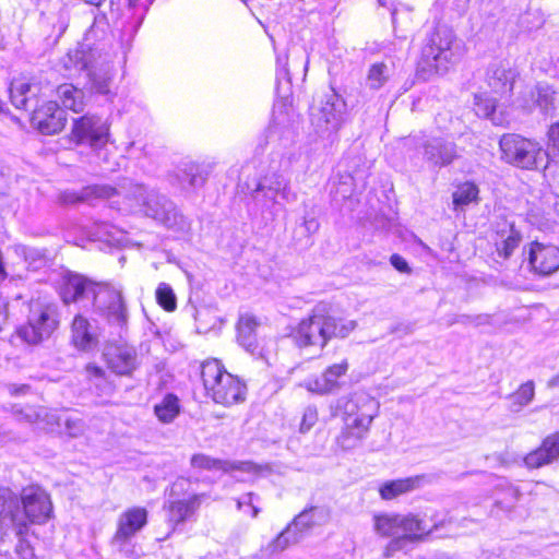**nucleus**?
<instances>
[{
	"label": "nucleus",
	"instance_id": "f257e3e1",
	"mask_svg": "<svg viewBox=\"0 0 559 559\" xmlns=\"http://www.w3.org/2000/svg\"><path fill=\"white\" fill-rule=\"evenodd\" d=\"M116 197L123 198L126 210L140 212L169 229L186 230L188 222L177 211L174 203L155 189L140 183L124 182Z\"/></svg>",
	"mask_w": 559,
	"mask_h": 559
},
{
	"label": "nucleus",
	"instance_id": "f03ea898",
	"mask_svg": "<svg viewBox=\"0 0 559 559\" xmlns=\"http://www.w3.org/2000/svg\"><path fill=\"white\" fill-rule=\"evenodd\" d=\"M357 328L355 320L341 317L323 307H316L308 318L293 329L290 337L299 348H324L333 338H345Z\"/></svg>",
	"mask_w": 559,
	"mask_h": 559
},
{
	"label": "nucleus",
	"instance_id": "7ed1b4c3",
	"mask_svg": "<svg viewBox=\"0 0 559 559\" xmlns=\"http://www.w3.org/2000/svg\"><path fill=\"white\" fill-rule=\"evenodd\" d=\"M94 33L95 27L92 26L83 41L69 50L63 58V66L69 71H85L91 90L97 94L108 95L112 80V67L107 56L102 53L100 48L93 46Z\"/></svg>",
	"mask_w": 559,
	"mask_h": 559
},
{
	"label": "nucleus",
	"instance_id": "20e7f679",
	"mask_svg": "<svg viewBox=\"0 0 559 559\" xmlns=\"http://www.w3.org/2000/svg\"><path fill=\"white\" fill-rule=\"evenodd\" d=\"M461 58V48L454 33L447 28H437L426 40L421 49L419 72L425 79L431 74H444Z\"/></svg>",
	"mask_w": 559,
	"mask_h": 559
},
{
	"label": "nucleus",
	"instance_id": "39448f33",
	"mask_svg": "<svg viewBox=\"0 0 559 559\" xmlns=\"http://www.w3.org/2000/svg\"><path fill=\"white\" fill-rule=\"evenodd\" d=\"M201 377L206 395L216 404L229 407L246 400V384L227 372L217 359L202 364Z\"/></svg>",
	"mask_w": 559,
	"mask_h": 559
},
{
	"label": "nucleus",
	"instance_id": "423d86ee",
	"mask_svg": "<svg viewBox=\"0 0 559 559\" xmlns=\"http://www.w3.org/2000/svg\"><path fill=\"white\" fill-rule=\"evenodd\" d=\"M58 328L57 305L41 299H32L27 321L16 329V335L29 345H38L48 340Z\"/></svg>",
	"mask_w": 559,
	"mask_h": 559
},
{
	"label": "nucleus",
	"instance_id": "0eeeda50",
	"mask_svg": "<svg viewBox=\"0 0 559 559\" xmlns=\"http://www.w3.org/2000/svg\"><path fill=\"white\" fill-rule=\"evenodd\" d=\"M499 147L502 160L522 169H535L543 160L540 143L516 133L503 134Z\"/></svg>",
	"mask_w": 559,
	"mask_h": 559
},
{
	"label": "nucleus",
	"instance_id": "6e6552de",
	"mask_svg": "<svg viewBox=\"0 0 559 559\" xmlns=\"http://www.w3.org/2000/svg\"><path fill=\"white\" fill-rule=\"evenodd\" d=\"M94 313L111 325L124 326L128 323V307L122 288L109 283H98L93 293Z\"/></svg>",
	"mask_w": 559,
	"mask_h": 559
},
{
	"label": "nucleus",
	"instance_id": "1a4fd4ad",
	"mask_svg": "<svg viewBox=\"0 0 559 559\" xmlns=\"http://www.w3.org/2000/svg\"><path fill=\"white\" fill-rule=\"evenodd\" d=\"M20 522L24 525V534L29 524H44L52 515V502L49 495L39 486L32 485L15 492Z\"/></svg>",
	"mask_w": 559,
	"mask_h": 559
},
{
	"label": "nucleus",
	"instance_id": "9d476101",
	"mask_svg": "<svg viewBox=\"0 0 559 559\" xmlns=\"http://www.w3.org/2000/svg\"><path fill=\"white\" fill-rule=\"evenodd\" d=\"M147 523V511L141 507H132L123 511L117 521V530L111 539L112 547L120 554L132 557V537Z\"/></svg>",
	"mask_w": 559,
	"mask_h": 559
},
{
	"label": "nucleus",
	"instance_id": "9b49d317",
	"mask_svg": "<svg viewBox=\"0 0 559 559\" xmlns=\"http://www.w3.org/2000/svg\"><path fill=\"white\" fill-rule=\"evenodd\" d=\"M189 481L185 478H178L170 488V497L165 506L167 510V520L169 523L177 525L190 519L200 508L202 501L206 498L205 493H193L188 499H180L185 493Z\"/></svg>",
	"mask_w": 559,
	"mask_h": 559
},
{
	"label": "nucleus",
	"instance_id": "f8f14e48",
	"mask_svg": "<svg viewBox=\"0 0 559 559\" xmlns=\"http://www.w3.org/2000/svg\"><path fill=\"white\" fill-rule=\"evenodd\" d=\"M109 138V127L105 120L95 115H84L73 121L71 140L76 144H87L100 148Z\"/></svg>",
	"mask_w": 559,
	"mask_h": 559
},
{
	"label": "nucleus",
	"instance_id": "ddd939ff",
	"mask_svg": "<svg viewBox=\"0 0 559 559\" xmlns=\"http://www.w3.org/2000/svg\"><path fill=\"white\" fill-rule=\"evenodd\" d=\"M19 418L28 423H36L38 420H45L47 426L62 427V433L69 438H80L85 435L87 425L83 418L67 415L58 416L55 413H48L45 408L26 407L19 412Z\"/></svg>",
	"mask_w": 559,
	"mask_h": 559
},
{
	"label": "nucleus",
	"instance_id": "4468645a",
	"mask_svg": "<svg viewBox=\"0 0 559 559\" xmlns=\"http://www.w3.org/2000/svg\"><path fill=\"white\" fill-rule=\"evenodd\" d=\"M346 104L335 93L326 96L322 105L312 112V122L322 131L333 132L345 119Z\"/></svg>",
	"mask_w": 559,
	"mask_h": 559
},
{
	"label": "nucleus",
	"instance_id": "2eb2a0df",
	"mask_svg": "<svg viewBox=\"0 0 559 559\" xmlns=\"http://www.w3.org/2000/svg\"><path fill=\"white\" fill-rule=\"evenodd\" d=\"M527 254L531 270L540 276H549L559 270V248L554 245L534 241Z\"/></svg>",
	"mask_w": 559,
	"mask_h": 559
},
{
	"label": "nucleus",
	"instance_id": "dca6fc26",
	"mask_svg": "<svg viewBox=\"0 0 559 559\" xmlns=\"http://www.w3.org/2000/svg\"><path fill=\"white\" fill-rule=\"evenodd\" d=\"M15 491L0 487V542H3L12 527L17 536L24 535V525L20 522Z\"/></svg>",
	"mask_w": 559,
	"mask_h": 559
},
{
	"label": "nucleus",
	"instance_id": "f3484780",
	"mask_svg": "<svg viewBox=\"0 0 559 559\" xmlns=\"http://www.w3.org/2000/svg\"><path fill=\"white\" fill-rule=\"evenodd\" d=\"M66 112L56 102H47L36 108L32 115V123L44 134H53L66 126Z\"/></svg>",
	"mask_w": 559,
	"mask_h": 559
},
{
	"label": "nucleus",
	"instance_id": "a211bd4d",
	"mask_svg": "<svg viewBox=\"0 0 559 559\" xmlns=\"http://www.w3.org/2000/svg\"><path fill=\"white\" fill-rule=\"evenodd\" d=\"M348 370V361L346 359L338 364L328 367L323 373L305 382V388L313 393L330 394L341 389L340 379L345 376Z\"/></svg>",
	"mask_w": 559,
	"mask_h": 559
},
{
	"label": "nucleus",
	"instance_id": "6ab92c4d",
	"mask_svg": "<svg viewBox=\"0 0 559 559\" xmlns=\"http://www.w3.org/2000/svg\"><path fill=\"white\" fill-rule=\"evenodd\" d=\"M424 158L436 167L450 165L457 158L456 144L442 138L428 139L421 144Z\"/></svg>",
	"mask_w": 559,
	"mask_h": 559
},
{
	"label": "nucleus",
	"instance_id": "aec40b11",
	"mask_svg": "<svg viewBox=\"0 0 559 559\" xmlns=\"http://www.w3.org/2000/svg\"><path fill=\"white\" fill-rule=\"evenodd\" d=\"M98 283L78 273H68L63 276L60 296L64 304L75 302L83 297L93 295Z\"/></svg>",
	"mask_w": 559,
	"mask_h": 559
},
{
	"label": "nucleus",
	"instance_id": "412c9836",
	"mask_svg": "<svg viewBox=\"0 0 559 559\" xmlns=\"http://www.w3.org/2000/svg\"><path fill=\"white\" fill-rule=\"evenodd\" d=\"M105 357L108 367L120 376L131 374L139 365L135 349L127 345L108 347Z\"/></svg>",
	"mask_w": 559,
	"mask_h": 559
},
{
	"label": "nucleus",
	"instance_id": "4be33fe9",
	"mask_svg": "<svg viewBox=\"0 0 559 559\" xmlns=\"http://www.w3.org/2000/svg\"><path fill=\"white\" fill-rule=\"evenodd\" d=\"M343 417L364 418L373 420L379 411V402L365 392H355L342 405Z\"/></svg>",
	"mask_w": 559,
	"mask_h": 559
},
{
	"label": "nucleus",
	"instance_id": "5701e85b",
	"mask_svg": "<svg viewBox=\"0 0 559 559\" xmlns=\"http://www.w3.org/2000/svg\"><path fill=\"white\" fill-rule=\"evenodd\" d=\"M559 459V432L547 436L542 444L531 451L525 457L524 463L528 468H539L551 464Z\"/></svg>",
	"mask_w": 559,
	"mask_h": 559
},
{
	"label": "nucleus",
	"instance_id": "b1692460",
	"mask_svg": "<svg viewBox=\"0 0 559 559\" xmlns=\"http://www.w3.org/2000/svg\"><path fill=\"white\" fill-rule=\"evenodd\" d=\"M254 192H262L265 199L275 201L278 194L286 202H294L297 200V194L292 190L289 180L282 174L274 173L263 178L257 186Z\"/></svg>",
	"mask_w": 559,
	"mask_h": 559
},
{
	"label": "nucleus",
	"instance_id": "393cba45",
	"mask_svg": "<svg viewBox=\"0 0 559 559\" xmlns=\"http://www.w3.org/2000/svg\"><path fill=\"white\" fill-rule=\"evenodd\" d=\"M343 428L337 437V442L343 449L355 448L362 439L366 438L372 420H367L365 416L361 418L343 417Z\"/></svg>",
	"mask_w": 559,
	"mask_h": 559
},
{
	"label": "nucleus",
	"instance_id": "a878e982",
	"mask_svg": "<svg viewBox=\"0 0 559 559\" xmlns=\"http://www.w3.org/2000/svg\"><path fill=\"white\" fill-rule=\"evenodd\" d=\"M261 322L255 316L243 313L239 317L237 331L239 344L250 354L262 357V348H260L257 337V330Z\"/></svg>",
	"mask_w": 559,
	"mask_h": 559
},
{
	"label": "nucleus",
	"instance_id": "bb28decb",
	"mask_svg": "<svg viewBox=\"0 0 559 559\" xmlns=\"http://www.w3.org/2000/svg\"><path fill=\"white\" fill-rule=\"evenodd\" d=\"M426 483V475L388 480L380 485L379 495L383 500H393L421 488Z\"/></svg>",
	"mask_w": 559,
	"mask_h": 559
},
{
	"label": "nucleus",
	"instance_id": "cd10ccee",
	"mask_svg": "<svg viewBox=\"0 0 559 559\" xmlns=\"http://www.w3.org/2000/svg\"><path fill=\"white\" fill-rule=\"evenodd\" d=\"M118 193L117 188L107 185H95L83 188L81 191H63L59 200L63 204L90 202L96 199H112Z\"/></svg>",
	"mask_w": 559,
	"mask_h": 559
},
{
	"label": "nucleus",
	"instance_id": "c85d7f7f",
	"mask_svg": "<svg viewBox=\"0 0 559 559\" xmlns=\"http://www.w3.org/2000/svg\"><path fill=\"white\" fill-rule=\"evenodd\" d=\"M516 72L506 63H493L487 71V82L497 94H508L513 90Z\"/></svg>",
	"mask_w": 559,
	"mask_h": 559
},
{
	"label": "nucleus",
	"instance_id": "c756f323",
	"mask_svg": "<svg viewBox=\"0 0 559 559\" xmlns=\"http://www.w3.org/2000/svg\"><path fill=\"white\" fill-rule=\"evenodd\" d=\"M331 512L326 507H311L297 514L290 522L298 533L302 534L316 526L324 525L330 521Z\"/></svg>",
	"mask_w": 559,
	"mask_h": 559
},
{
	"label": "nucleus",
	"instance_id": "7c9ffc66",
	"mask_svg": "<svg viewBox=\"0 0 559 559\" xmlns=\"http://www.w3.org/2000/svg\"><path fill=\"white\" fill-rule=\"evenodd\" d=\"M373 527L378 535L393 537L391 547L401 549V515L380 514L373 516Z\"/></svg>",
	"mask_w": 559,
	"mask_h": 559
},
{
	"label": "nucleus",
	"instance_id": "2f4dec72",
	"mask_svg": "<svg viewBox=\"0 0 559 559\" xmlns=\"http://www.w3.org/2000/svg\"><path fill=\"white\" fill-rule=\"evenodd\" d=\"M301 539L302 534L298 533L294 525L289 523L276 537L263 546L260 552L264 557H272L283 552L289 546L298 544Z\"/></svg>",
	"mask_w": 559,
	"mask_h": 559
},
{
	"label": "nucleus",
	"instance_id": "473e14b6",
	"mask_svg": "<svg viewBox=\"0 0 559 559\" xmlns=\"http://www.w3.org/2000/svg\"><path fill=\"white\" fill-rule=\"evenodd\" d=\"M210 173V165L187 162L178 168L177 177L182 185L197 188L205 183Z\"/></svg>",
	"mask_w": 559,
	"mask_h": 559
},
{
	"label": "nucleus",
	"instance_id": "72a5a7b5",
	"mask_svg": "<svg viewBox=\"0 0 559 559\" xmlns=\"http://www.w3.org/2000/svg\"><path fill=\"white\" fill-rule=\"evenodd\" d=\"M437 527L438 525L428 528L424 521L414 514L401 515V548L406 542L419 540Z\"/></svg>",
	"mask_w": 559,
	"mask_h": 559
},
{
	"label": "nucleus",
	"instance_id": "f704fd0d",
	"mask_svg": "<svg viewBox=\"0 0 559 559\" xmlns=\"http://www.w3.org/2000/svg\"><path fill=\"white\" fill-rule=\"evenodd\" d=\"M72 342L81 350H87L97 343L96 336L91 332V324L86 318L81 314L74 317L71 325Z\"/></svg>",
	"mask_w": 559,
	"mask_h": 559
},
{
	"label": "nucleus",
	"instance_id": "c9c22d12",
	"mask_svg": "<svg viewBox=\"0 0 559 559\" xmlns=\"http://www.w3.org/2000/svg\"><path fill=\"white\" fill-rule=\"evenodd\" d=\"M475 111L478 116L490 119L496 126H503L508 122V118L502 111L497 112V99L486 93L475 95Z\"/></svg>",
	"mask_w": 559,
	"mask_h": 559
},
{
	"label": "nucleus",
	"instance_id": "e433bc0d",
	"mask_svg": "<svg viewBox=\"0 0 559 559\" xmlns=\"http://www.w3.org/2000/svg\"><path fill=\"white\" fill-rule=\"evenodd\" d=\"M57 96L62 106L74 112H80L84 109V92L76 88L72 84H61L57 88Z\"/></svg>",
	"mask_w": 559,
	"mask_h": 559
},
{
	"label": "nucleus",
	"instance_id": "4c0bfd02",
	"mask_svg": "<svg viewBox=\"0 0 559 559\" xmlns=\"http://www.w3.org/2000/svg\"><path fill=\"white\" fill-rule=\"evenodd\" d=\"M535 106L543 112L549 114L555 109L556 92L547 83L536 84L530 92Z\"/></svg>",
	"mask_w": 559,
	"mask_h": 559
},
{
	"label": "nucleus",
	"instance_id": "58836bf2",
	"mask_svg": "<svg viewBox=\"0 0 559 559\" xmlns=\"http://www.w3.org/2000/svg\"><path fill=\"white\" fill-rule=\"evenodd\" d=\"M479 189L472 181L460 183L452 193L454 211H462L471 203L478 202Z\"/></svg>",
	"mask_w": 559,
	"mask_h": 559
},
{
	"label": "nucleus",
	"instance_id": "ea45409f",
	"mask_svg": "<svg viewBox=\"0 0 559 559\" xmlns=\"http://www.w3.org/2000/svg\"><path fill=\"white\" fill-rule=\"evenodd\" d=\"M392 70L384 62L372 63L366 75V85L369 90L378 91L390 80Z\"/></svg>",
	"mask_w": 559,
	"mask_h": 559
},
{
	"label": "nucleus",
	"instance_id": "a19ab883",
	"mask_svg": "<svg viewBox=\"0 0 559 559\" xmlns=\"http://www.w3.org/2000/svg\"><path fill=\"white\" fill-rule=\"evenodd\" d=\"M154 413L159 421L171 423L180 413L179 400L174 394H166L163 400L154 406Z\"/></svg>",
	"mask_w": 559,
	"mask_h": 559
},
{
	"label": "nucleus",
	"instance_id": "79ce46f5",
	"mask_svg": "<svg viewBox=\"0 0 559 559\" xmlns=\"http://www.w3.org/2000/svg\"><path fill=\"white\" fill-rule=\"evenodd\" d=\"M190 464L193 468L199 471H222L228 472L236 466L228 462L218 459L211 457L203 453L192 455Z\"/></svg>",
	"mask_w": 559,
	"mask_h": 559
},
{
	"label": "nucleus",
	"instance_id": "37998d69",
	"mask_svg": "<svg viewBox=\"0 0 559 559\" xmlns=\"http://www.w3.org/2000/svg\"><path fill=\"white\" fill-rule=\"evenodd\" d=\"M535 396V385L532 380L526 381L525 383L521 384L516 392H514L510 399L512 401L511 403V411L512 412H519L524 406L528 405Z\"/></svg>",
	"mask_w": 559,
	"mask_h": 559
},
{
	"label": "nucleus",
	"instance_id": "c03bdc74",
	"mask_svg": "<svg viewBox=\"0 0 559 559\" xmlns=\"http://www.w3.org/2000/svg\"><path fill=\"white\" fill-rule=\"evenodd\" d=\"M31 92V84L23 80H14L11 83L10 96L11 102L17 109H28L29 98L27 94Z\"/></svg>",
	"mask_w": 559,
	"mask_h": 559
},
{
	"label": "nucleus",
	"instance_id": "a18cd8bd",
	"mask_svg": "<svg viewBox=\"0 0 559 559\" xmlns=\"http://www.w3.org/2000/svg\"><path fill=\"white\" fill-rule=\"evenodd\" d=\"M157 304L166 311H174L177 308V298L173 288L166 284L160 283L156 289Z\"/></svg>",
	"mask_w": 559,
	"mask_h": 559
},
{
	"label": "nucleus",
	"instance_id": "49530a36",
	"mask_svg": "<svg viewBox=\"0 0 559 559\" xmlns=\"http://www.w3.org/2000/svg\"><path fill=\"white\" fill-rule=\"evenodd\" d=\"M521 236L518 231L510 229L509 235L500 243H497V253L503 259H508L519 247Z\"/></svg>",
	"mask_w": 559,
	"mask_h": 559
},
{
	"label": "nucleus",
	"instance_id": "de8ad7c7",
	"mask_svg": "<svg viewBox=\"0 0 559 559\" xmlns=\"http://www.w3.org/2000/svg\"><path fill=\"white\" fill-rule=\"evenodd\" d=\"M546 145L549 153L559 156V122L549 126L546 132Z\"/></svg>",
	"mask_w": 559,
	"mask_h": 559
},
{
	"label": "nucleus",
	"instance_id": "09e8293b",
	"mask_svg": "<svg viewBox=\"0 0 559 559\" xmlns=\"http://www.w3.org/2000/svg\"><path fill=\"white\" fill-rule=\"evenodd\" d=\"M259 497L253 492H248L237 500L238 510H243L245 507L250 509L251 518H257L260 513V508L255 504Z\"/></svg>",
	"mask_w": 559,
	"mask_h": 559
},
{
	"label": "nucleus",
	"instance_id": "8fccbe9b",
	"mask_svg": "<svg viewBox=\"0 0 559 559\" xmlns=\"http://www.w3.org/2000/svg\"><path fill=\"white\" fill-rule=\"evenodd\" d=\"M318 421V411L314 406H307L302 413L300 431H309Z\"/></svg>",
	"mask_w": 559,
	"mask_h": 559
},
{
	"label": "nucleus",
	"instance_id": "3c124183",
	"mask_svg": "<svg viewBox=\"0 0 559 559\" xmlns=\"http://www.w3.org/2000/svg\"><path fill=\"white\" fill-rule=\"evenodd\" d=\"M390 263L400 273H403V274L412 273V267L409 266L407 261L402 255H400L397 253H394L391 255Z\"/></svg>",
	"mask_w": 559,
	"mask_h": 559
},
{
	"label": "nucleus",
	"instance_id": "603ef678",
	"mask_svg": "<svg viewBox=\"0 0 559 559\" xmlns=\"http://www.w3.org/2000/svg\"><path fill=\"white\" fill-rule=\"evenodd\" d=\"M9 316V302L7 300L0 299V333L7 325Z\"/></svg>",
	"mask_w": 559,
	"mask_h": 559
},
{
	"label": "nucleus",
	"instance_id": "864d4df0",
	"mask_svg": "<svg viewBox=\"0 0 559 559\" xmlns=\"http://www.w3.org/2000/svg\"><path fill=\"white\" fill-rule=\"evenodd\" d=\"M86 371L90 376H94V377H103V374H104L103 369L97 366H94V365H88L86 367Z\"/></svg>",
	"mask_w": 559,
	"mask_h": 559
},
{
	"label": "nucleus",
	"instance_id": "5fc2aeb1",
	"mask_svg": "<svg viewBox=\"0 0 559 559\" xmlns=\"http://www.w3.org/2000/svg\"><path fill=\"white\" fill-rule=\"evenodd\" d=\"M28 390V386L27 385H21V386H15V385H12L10 388V392L12 394H20V393H25L26 391Z\"/></svg>",
	"mask_w": 559,
	"mask_h": 559
},
{
	"label": "nucleus",
	"instance_id": "6e6d98bb",
	"mask_svg": "<svg viewBox=\"0 0 559 559\" xmlns=\"http://www.w3.org/2000/svg\"><path fill=\"white\" fill-rule=\"evenodd\" d=\"M547 386L552 389V388H559V373L555 377H552L548 382H547Z\"/></svg>",
	"mask_w": 559,
	"mask_h": 559
},
{
	"label": "nucleus",
	"instance_id": "4d7b16f0",
	"mask_svg": "<svg viewBox=\"0 0 559 559\" xmlns=\"http://www.w3.org/2000/svg\"><path fill=\"white\" fill-rule=\"evenodd\" d=\"M487 320V316H478L475 318V321H477V323H483Z\"/></svg>",
	"mask_w": 559,
	"mask_h": 559
},
{
	"label": "nucleus",
	"instance_id": "13d9d810",
	"mask_svg": "<svg viewBox=\"0 0 559 559\" xmlns=\"http://www.w3.org/2000/svg\"><path fill=\"white\" fill-rule=\"evenodd\" d=\"M140 0H128V3L131 8H134L136 7V4L139 3Z\"/></svg>",
	"mask_w": 559,
	"mask_h": 559
},
{
	"label": "nucleus",
	"instance_id": "bf43d9fd",
	"mask_svg": "<svg viewBox=\"0 0 559 559\" xmlns=\"http://www.w3.org/2000/svg\"><path fill=\"white\" fill-rule=\"evenodd\" d=\"M466 320H469V317L462 316L461 319L457 320V322H465Z\"/></svg>",
	"mask_w": 559,
	"mask_h": 559
},
{
	"label": "nucleus",
	"instance_id": "052dcab7",
	"mask_svg": "<svg viewBox=\"0 0 559 559\" xmlns=\"http://www.w3.org/2000/svg\"><path fill=\"white\" fill-rule=\"evenodd\" d=\"M286 64H287V60L285 59V60L283 61V71L287 74V73H288V71H287V69H286Z\"/></svg>",
	"mask_w": 559,
	"mask_h": 559
}]
</instances>
